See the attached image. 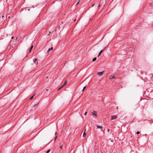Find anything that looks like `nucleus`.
<instances>
[{"label": "nucleus", "instance_id": "obj_8", "mask_svg": "<svg viewBox=\"0 0 153 153\" xmlns=\"http://www.w3.org/2000/svg\"><path fill=\"white\" fill-rule=\"evenodd\" d=\"M53 47H52L51 48H49L48 50V51H47V52H48L49 51H50L51 50H53Z\"/></svg>", "mask_w": 153, "mask_h": 153}, {"label": "nucleus", "instance_id": "obj_7", "mask_svg": "<svg viewBox=\"0 0 153 153\" xmlns=\"http://www.w3.org/2000/svg\"><path fill=\"white\" fill-rule=\"evenodd\" d=\"M97 128L102 129L103 128V127L102 126L97 125Z\"/></svg>", "mask_w": 153, "mask_h": 153}, {"label": "nucleus", "instance_id": "obj_23", "mask_svg": "<svg viewBox=\"0 0 153 153\" xmlns=\"http://www.w3.org/2000/svg\"><path fill=\"white\" fill-rule=\"evenodd\" d=\"M108 131V132H109V129H108V131Z\"/></svg>", "mask_w": 153, "mask_h": 153}, {"label": "nucleus", "instance_id": "obj_9", "mask_svg": "<svg viewBox=\"0 0 153 153\" xmlns=\"http://www.w3.org/2000/svg\"><path fill=\"white\" fill-rule=\"evenodd\" d=\"M33 48V45H32L30 47V49L29 50V52H30L31 51V50Z\"/></svg>", "mask_w": 153, "mask_h": 153}, {"label": "nucleus", "instance_id": "obj_18", "mask_svg": "<svg viewBox=\"0 0 153 153\" xmlns=\"http://www.w3.org/2000/svg\"><path fill=\"white\" fill-rule=\"evenodd\" d=\"M139 133H140V132L139 131H137V132L136 133V134H139Z\"/></svg>", "mask_w": 153, "mask_h": 153}, {"label": "nucleus", "instance_id": "obj_3", "mask_svg": "<svg viewBox=\"0 0 153 153\" xmlns=\"http://www.w3.org/2000/svg\"><path fill=\"white\" fill-rule=\"evenodd\" d=\"M117 118V116H116V115L111 116V120H113L116 119Z\"/></svg>", "mask_w": 153, "mask_h": 153}, {"label": "nucleus", "instance_id": "obj_5", "mask_svg": "<svg viewBox=\"0 0 153 153\" xmlns=\"http://www.w3.org/2000/svg\"><path fill=\"white\" fill-rule=\"evenodd\" d=\"M103 52V50H101L99 53V54L98 55V57H99V56L101 55V53L102 52Z\"/></svg>", "mask_w": 153, "mask_h": 153}, {"label": "nucleus", "instance_id": "obj_21", "mask_svg": "<svg viewBox=\"0 0 153 153\" xmlns=\"http://www.w3.org/2000/svg\"><path fill=\"white\" fill-rule=\"evenodd\" d=\"M56 138H57V137H56L55 138V140H54V141H55L56 139Z\"/></svg>", "mask_w": 153, "mask_h": 153}, {"label": "nucleus", "instance_id": "obj_16", "mask_svg": "<svg viewBox=\"0 0 153 153\" xmlns=\"http://www.w3.org/2000/svg\"><path fill=\"white\" fill-rule=\"evenodd\" d=\"M85 88H86V86H85V87L83 88V89H82V91H84V90L85 89Z\"/></svg>", "mask_w": 153, "mask_h": 153}, {"label": "nucleus", "instance_id": "obj_13", "mask_svg": "<svg viewBox=\"0 0 153 153\" xmlns=\"http://www.w3.org/2000/svg\"><path fill=\"white\" fill-rule=\"evenodd\" d=\"M85 131H84V133H83V137H85Z\"/></svg>", "mask_w": 153, "mask_h": 153}, {"label": "nucleus", "instance_id": "obj_17", "mask_svg": "<svg viewBox=\"0 0 153 153\" xmlns=\"http://www.w3.org/2000/svg\"><path fill=\"white\" fill-rule=\"evenodd\" d=\"M50 150H48L47 151V152L46 153H49L50 152Z\"/></svg>", "mask_w": 153, "mask_h": 153}, {"label": "nucleus", "instance_id": "obj_25", "mask_svg": "<svg viewBox=\"0 0 153 153\" xmlns=\"http://www.w3.org/2000/svg\"><path fill=\"white\" fill-rule=\"evenodd\" d=\"M3 17H4V16H2V18H3Z\"/></svg>", "mask_w": 153, "mask_h": 153}, {"label": "nucleus", "instance_id": "obj_2", "mask_svg": "<svg viewBox=\"0 0 153 153\" xmlns=\"http://www.w3.org/2000/svg\"><path fill=\"white\" fill-rule=\"evenodd\" d=\"M92 114L93 116V117L94 118H95L97 117V112L95 111H93L92 113Z\"/></svg>", "mask_w": 153, "mask_h": 153}, {"label": "nucleus", "instance_id": "obj_26", "mask_svg": "<svg viewBox=\"0 0 153 153\" xmlns=\"http://www.w3.org/2000/svg\"><path fill=\"white\" fill-rule=\"evenodd\" d=\"M94 4H93L92 7L93 6H94Z\"/></svg>", "mask_w": 153, "mask_h": 153}, {"label": "nucleus", "instance_id": "obj_1", "mask_svg": "<svg viewBox=\"0 0 153 153\" xmlns=\"http://www.w3.org/2000/svg\"><path fill=\"white\" fill-rule=\"evenodd\" d=\"M33 66H36L37 64L38 63L37 59L36 58H35L33 59Z\"/></svg>", "mask_w": 153, "mask_h": 153}, {"label": "nucleus", "instance_id": "obj_4", "mask_svg": "<svg viewBox=\"0 0 153 153\" xmlns=\"http://www.w3.org/2000/svg\"><path fill=\"white\" fill-rule=\"evenodd\" d=\"M104 72L102 71L101 72H99L97 73V74L99 76H102L103 75Z\"/></svg>", "mask_w": 153, "mask_h": 153}, {"label": "nucleus", "instance_id": "obj_10", "mask_svg": "<svg viewBox=\"0 0 153 153\" xmlns=\"http://www.w3.org/2000/svg\"><path fill=\"white\" fill-rule=\"evenodd\" d=\"M63 86V85H62L59 88H58V90H59L61 89Z\"/></svg>", "mask_w": 153, "mask_h": 153}, {"label": "nucleus", "instance_id": "obj_14", "mask_svg": "<svg viewBox=\"0 0 153 153\" xmlns=\"http://www.w3.org/2000/svg\"><path fill=\"white\" fill-rule=\"evenodd\" d=\"M67 83V81H65V82L64 84V85H63V86L65 85H66Z\"/></svg>", "mask_w": 153, "mask_h": 153}, {"label": "nucleus", "instance_id": "obj_15", "mask_svg": "<svg viewBox=\"0 0 153 153\" xmlns=\"http://www.w3.org/2000/svg\"><path fill=\"white\" fill-rule=\"evenodd\" d=\"M38 105V104H35V105L33 106V107H36V106H37Z\"/></svg>", "mask_w": 153, "mask_h": 153}, {"label": "nucleus", "instance_id": "obj_6", "mask_svg": "<svg viewBox=\"0 0 153 153\" xmlns=\"http://www.w3.org/2000/svg\"><path fill=\"white\" fill-rule=\"evenodd\" d=\"M115 77L114 76H110V77H109V79H112L114 78Z\"/></svg>", "mask_w": 153, "mask_h": 153}, {"label": "nucleus", "instance_id": "obj_27", "mask_svg": "<svg viewBox=\"0 0 153 153\" xmlns=\"http://www.w3.org/2000/svg\"><path fill=\"white\" fill-rule=\"evenodd\" d=\"M46 90L47 91H48V89H46Z\"/></svg>", "mask_w": 153, "mask_h": 153}, {"label": "nucleus", "instance_id": "obj_11", "mask_svg": "<svg viewBox=\"0 0 153 153\" xmlns=\"http://www.w3.org/2000/svg\"><path fill=\"white\" fill-rule=\"evenodd\" d=\"M96 59H96V58H94L93 59V60H93V62H94V61H96Z\"/></svg>", "mask_w": 153, "mask_h": 153}, {"label": "nucleus", "instance_id": "obj_19", "mask_svg": "<svg viewBox=\"0 0 153 153\" xmlns=\"http://www.w3.org/2000/svg\"><path fill=\"white\" fill-rule=\"evenodd\" d=\"M87 114V112H85V113L84 114V115H86V114Z\"/></svg>", "mask_w": 153, "mask_h": 153}, {"label": "nucleus", "instance_id": "obj_28", "mask_svg": "<svg viewBox=\"0 0 153 153\" xmlns=\"http://www.w3.org/2000/svg\"><path fill=\"white\" fill-rule=\"evenodd\" d=\"M13 37H12V39H13Z\"/></svg>", "mask_w": 153, "mask_h": 153}, {"label": "nucleus", "instance_id": "obj_20", "mask_svg": "<svg viewBox=\"0 0 153 153\" xmlns=\"http://www.w3.org/2000/svg\"><path fill=\"white\" fill-rule=\"evenodd\" d=\"M79 2V1L76 4H75V5H77L78 4Z\"/></svg>", "mask_w": 153, "mask_h": 153}, {"label": "nucleus", "instance_id": "obj_12", "mask_svg": "<svg viewBox=\"0 0 153 153\" xmlns=\"http://www.w3.org/2000/svg\"><path fill=\"white\" fill-rule=\"evenodd\" d=\"M35 95V94H34L33 96H32L30 98V100H31L33 98V97H34V96Z\"/></svg>", "mask_w": 153, "mask_h": 153}, {"label": "nucleus", "instance_id": "obj_22", "mask_svg": "<svg viewBox=\"0 0 153 153\" xmlns=\"http://www.w3.org/2000/svg\"><path fill=\"white\" fill-rule=\"evenodd\" d=\"M62 146H60V148H61V149H62Z\"/></svg>", "mask_w": 153, "mask_h": 153}, {"label": "nucleus", "instance_id": "obj_24", "mask_svg": "<svg viewBox=\"0 0 153 153\" xmlns=\"http://www.w3.org/2000/svg\"><path fill=\"white\" fill-rule=\"evenodd\" d=\"M76 19H75L74 20V22L75 21H76Z\"/></svg>", "mask_w": 153, "mask_h": 153}]
</instances>
